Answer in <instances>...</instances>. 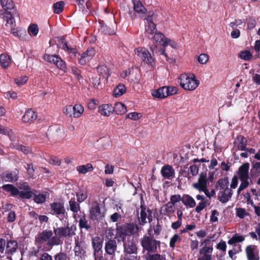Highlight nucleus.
<instances>
[{"instance_id": "1", "label": "nucleus", "mask_w": 260, "mask_h": 260, "mask_svg": "<svg viewBox=\"0 0 260 260\" xmlns=\"http://www.w3.org/2000/svg\"><path fill=\"white\" fill-rule=\"evenodd\" d=\"M77 230L76 226L69 224L67 226L59 227L53 229V232L55 236L51 238L47 244L49 246H53L54 245H59L62 243L61 240V238H70L75 235V232Z\"/></svg>"}, {"instance_id": "2", "label": "nucleus", "mask_w": 260, "mask_h": 260, "mask_svg": "<svg viewBox=\"0 0 260 260\" xmlns=\"http://www.w3.org/2000/svg\"><path fill=\"white\" fill-rule=\"evenodd\" d=\"M229 179L224 177L219 179L216 184V188L219 190L218 199L220 202L225 203L231 198L233 191L229 187Z\"/></svg>"}, {"instance_id": "3", "label": "nucleus", "mask_w": 260, "mask_h": 260, "mask_svg": "<svg viewBox=\"0 0 260 260\" xmlns=\"http://www.w3.org/2000/svg\"><path fill=\"white\" fill-rule=\"evenodd\" d=\"M180 86L186 90H193L199 85V81L193 74H183L179 78Z\"/></svg>"}, {"instance_id": "4", "label": "nucleus", "mask_w": 260, "mask_h": 260, "mask_svg": "<svg viewBox=\"0 0 260 260\" xmlns=\"http://www.w3.org/2000/svg\"><path fill=\"white\" fill-rule=\"evenodd\" d=\"M249 164L245 163L240 166L238 169V178H239L241 183L237 190L238 195H239L241 191L247 188L249 184L248 181L249 178Z\"/></svg>"}, {"instance_id": "5", "label": "nucleus", "mask_w": 260, "mask_h": 260, "mask_svg": "<svg viewBox=\"0 0 260 260\" xmlns=\"http://www.w3.org/2000/svg\"><path fill=\"white\" fill-rule=\"evenodd\" d=\"M122 242L123 243V252L125 254H137L138 246L137 242L134 239V238L129 237L126 240L125 237H123Z\"/></svg>"}, {"instance_id": "6", "label": "nucleus", "mask_w": 260, "mask_h": 260, "mask_svg": "<svg viewBox=\"0 0 260 260\" xmlns=\"http://www.w3.org/2000/svg\"><path fill=\"white\" fill-rule=\"evenodd\" d=\"M160 242L152 237L144 236L141 240V244L144 250L154 252Z\"/></svg>"}, {"instance_id": "7", "label": "nucleus", "mask_w": 260, "mask_h": 260, "mask_svg": "<svg viewBox=\"0 0 260 260\" xmlns=\"http://www.w3.org/2000/svg\"><path fill=\"white\" fill-rule=\"evenodd\" d=\"M135 53L140 57L145 63L153 66L154 59L149 52L145 48L139 47L135 49Z\"/></svg>"}, {"instance_id": "8", "label": "nucleus", "mask_w": 260, "mask_h": 260, "mask_svg": "<svg viewBox=\"0 0 260 260\" xmlns=\"http://www.w3.org/2000/svg\"><path fill=\"white\" fill-rule=\"evenodd\" d=\"M87 245L84 241L76 240L74 247L75 256L77 259L81 260L86 252Z\"/></svg>"}, {"instance_id": "9", "label": "nucleus", "mask_w": 260, "mask_h": 260, "mask_svg": "<svg viewBox=\"0 0 260 260\" xmlns=\"http://www.w3.org/2000/svg\"><path fill=\"white\" fill-rule=\"evenodd\" d=\"M44 59L55 64L58 69L64 71L66 69L65 62L58 56L55 55L45 54Z\"/></svg>"}, {"instance_id": "10", "label": "nucleus", "mask_w": 260, "mask_h": 260, "mask_svg": "<svg viewBox=\"0 0 260 260\" xmlns=\"http://www.w3.org/2000/svg\"><path fill=\"white\" fill-rule=\"evenodd\" d=\"M18 189V196L21 199H29L35 194V192L31 190L30 187L26 183H20Z\"/></svg>"}, {"instance_id": "11", "label": "nucleus", "mask_w": 260, "mask_h": 260, "mask_svg": "<svg viewBox=\"0 0 260 260\" xmlns=\"http://www.w3.org/2000/svg\"><path fill=\"white\" fill-rule=\"evenodd\" d=\"M104 217V213L102 212L97 202L92 204L90 210V217L93 220H100Z\"/></svg>"}, {"instance_id": "12", "label": "nucleus", "mask_w": 260, "mask_h": 260, "mask_svg": "<svg viewBox=\"0 0 260 260\" xmlns=\"http://www.w3.org/2000/svg\"><path fill=\"white\" fill-rule=\"evenodd\" d=\"M192 186L199 191H203L207 187V180L206 175L201 173L198 178V181L192 184Z\"/></svg>"}, {"instance_id": "13", "label": "nucleus", "mask_w": 260, "mask_h": 260, "mask_svg": "<svg viewBox=\"0 0 260 260\" xmlns=\"http://www.w3.org/2000/svg\"><path fill=\"white\" fill-rule=\"evenodd\" d=\"M153 15V12H149L146 18L145 33L147 35H152L156 31V25L152 21Z\"/></svg>"}, {"instance_id": "14", "label": "nucleus", "mask_w": 260, "mask_h": 260, "mask_svg": "<svg viewBox=\"0 0 260 260\" xmlns=\"http://www.w3.org/2000/svg\"><path fill=\"white\" fill-rule=\"evenodd\" d=\"M152 216L151 211L142 206L141 207L140 215H138V219L142 224L150 222L152 220Z\"/></svg>"}, {"instance_id": "15", "label": "nucleus", "mask_w": 260, "mask_h": 260, "mask_svg": "<svg viewBox=\"0 0 260 260\" xmlns=\"http://www.w3.org/2000/svg\"><path fill=\"white\" fill-rule=\"evenodd\" d=\"M117 243L114 240H109L105 243V250L106 253L111 256L113 259L115 256V252L117 249Z\"/></svg>"}, {"instance_id": "16", "label": "nucleus", "mask_w": 260, "mask_h": 260, "mask_svg": "<svg viewBox=\"0 0 260 260\" xmlns=\"http://www.w3.org/2000/svg\"><path fill=\"white\" fill-rule=\"evenodd\" d=\"M95 50L93 48L88 49L85 52L82 53L79 59L80 64L84 65L88 62L95 54Z\"/></svg>"}, {"instance_id": "17", "label": "nucleus", "mask_w": 260, "mask_h": 260, "mask_svg": "<svg viewBox=\"0 0 260 260\" xmlns=\"http://www.w3.org/2000/svg\"><path fill=\"white\" fill-rule=\"evenodd\" d=\"M137 230V228L134 224H127L119 228V233L120 236H131Z\"/></svg>"}, {"instance_id": "18", "label": "nucleus", "mask_w": 260, "mask_h": 260, "mask_svg": "<svg viewBox=\"0 0 260 260\" xmlns=\"http://www.w3.org/2000/svg\"><path fill=\"white\" fill-rule=\"evenodd\" d=\"M1 17L6 22L5 26L7 28H12L15 26V21L11 13L5 11L0 14Z\"/></svg>"}, {"instance_id": "19", "label": "nucleus", "mask_w": 260, "mask_h": 260, "mask_svg": "<svg viewBox=\"0 0 260 260\" xmlns=\"http://www.w3.org/2000/svg\"><path fill=\"white\" fill-rule=\"evenodd\" d=\"M248 260H259L258 250L254 245L248 246L246 249Z\"/></svg>"}, {"instance_id": "20", "label": "nucleus", "mask_w": 260, "mask_h": 260, "mask_svg": "<svg viewBox=\"0 0 260 260\" xmlns=\"http://www.w3.org/2000/svg\"><path fill=\"white\" fill-rule=\"evenodd\" d=\"M161 174L164 177L170 179L174 176L175 171L172 166L167 165L162 167Z\"/></svg>"}, {"instance_id": "21", "label": "nucleus", "mask_w": 260, "mask_h": 260, "mask_svg": "<svg viewBox=\"0 0 260 260\" xmlns=\"http://www.w3.org/2000/svg\"><path fill=\"white\" fill-rule=\"evenodd\" d=\"M134 11L140 14L141 16H144L147 12L146 9L143 6L140 0H133Z\"/></svg>"}, {"instance_id": "22", "label": "nucleus", "mask_w": 260, "mask_h": 260, "mask_svg": "<svg viewBox=\"0 0 260 260\" xmlns=\"http://www.w3.org/2000/svg\"><path fill=\"white\" fill-rule=\"evenodd\" d=\"M37 118V115L31 109L26 110L22 116V120L24 122L31 123Z\"/></svg>"}, {"instance_id": "23", "label": "nucleus", "mask_w": 260, "mask_h": 260, "mask_svg": "<svg viewBox=\"0 0 260 260\" xmlns=\"http://www.w3.org/2000/svg\"><path fill=\"white\" fill-rule=\"evenodd\" d=\"M92 245L94 249L95 260H98V258L95 256V253L99 252L102 248V240L99 237H95L92 239Z\"/></svg>"}, {"instance_id": "24", "label": "nucleus", "mask_w": 260, "mask_h": 260, "mask_svg": "<svg viewBox=\"0 0 260 260\" xmlns=\"http://www.w3.org/2000/svg\"><path fill=\"white\" fill-rule=\"evenodd\" d=\"M208 242L209 241L205 240L202 243L201 245L202 248L199 251V253L201 255H211L213 248L208 244Z\"/></svg>"}, {"instance_id": "25", "label": "nucleus", "mask_w": 260, "mask_h": 260, "mask_svg": "<svg viewBox=\"0 0 260 260\" xmlns=\"http://www.w3.org/2000/svg\"><path fill=\"white\" fill-rule=\"evenodd\" d=\"M114 111L113 107L111 105L103 104L99 108V112L104 116H110Z\"/></svg>"}, {"instance_id": "26", "label": "nucleus", "mask_w": 260, "mask_h": 260, "mask_svg": "<svg viewBox=\"0 0 260 260\" xmlns=\"http://www.w3.org/2000/svg\"><path fill=\"white\" fill-rule=\"evenodd\" d=\"M152 95L153 97L158 99H164L168 96L166 86H164L152 92Z\"/></svg>"}, {"instance_id": "27", "label": "nucleus", "mask_w": 260, "mask_h": 260, "mask_svg": "<svg viewBox=\"0 0 260 260\" xmlns=\"http://www.w3.org/2000/svg\"><path fill=\"white\" fill-rule=\"evenodd\" d=\"M175 205L168 202L166 204L164 205L161 209V211L164 215H169L172 213H174L175 211Z\"/></svg>"}, {"instance_id": "28", "label": "nucleus", "mask_w": 260, "mask_h": 260, "mask_svg": "<svg viewBox=\"0 0 260 260\" xmlns=\"http://www.w3.org/2000/svg\"><path fill=\"white\" fill-rule=\"evenodd\" d=\"M11 63V58L7 54H2L0 55V64L4 69L8 68Z\"/></svg>"}, {"instance_id": "29", "label": "nucleus", "mask_w": 260, "mask_h": 260, "mask_svg": "<svg viewBox=\"0 0 260 260\" xmlns=\"http://www.w3.org/2000/svg\"><path fill=\"white\" fill-rule=\"evenodd\" d=\"M182 202L184 205L189 208H193L196 205L195 200L188 194L182 196Z\"/></svg>"}, {"instance_id": "30", "label": "nucleus", "mask_w": 260, "mask_h": 260, "mask_svg": "<svg viewBox=\"0 0 260 260\" xmlns=\"http://www.w3.org/2000/svg\"><path fill=\"white\" fill-rule=\"evenodd\" d=\"M51 207L54 214L56 215L63 214L65 209L63 206L59 203H53L51 204Z\"/></svg>"}, {"instance_id": "31", "label": "nucleus", "mask_w": 260, "mask_h": 260, "mask_svg": "<svg viewBox=\"0 0 260 260\" xmlns=\"http://www.w3.org/2000/svg\"><path fill=\"white\" fill-rule=\"evenodd\" d=\"M199 167L196 165H191L188 168L187 172L186 173L185 176L188 179L196 176L199 173Z\"/></svg>"}, {"instance_id": "32", "label": "nucleus", "mask_w": 260, "mask_h": 260, "mask_svg": "<svg viewBox=\"0 0 260 260\" xmlns=\"http://www.w3.org/2000/svg\"><path fill=\"white\" fill-rule=\"evenodd\" d=\"M167 37L162 33L158 32L155 33L153 37L154 43L156 45H160L164 47L165 42Z\"/></svg>"}, {"instance_id": "33", "label": "nucleus", "mask_w": 260, "mask_h": 260, "mask_svg": "<svg viewBox=\"0 0 260 260\" xmlns=\"http://www.w3.org/2000/svg\"><path fill=\"white\" fill-rule=\"evenodd\" d=\"M61 47L65 50H66L70 55V57L71 59L75 58L77 54V50L75 48H72L70 47L67 43L65 41H62Z\"/></svg>"}, {"instance_id": "34", "label": "nucleus", "mask_w": 260, "mask_h": 260, "mask_svg": "<svg viewBox=\"0 0 260 260\" xmlns=\"http://www.w3.org/2000/svg\"><path fill=\"white\" fill-rule=\"evenodd\" d=\"M76 170L79 173L85 174L87 172H92L93 168L91 164H87L85 165H81L77 167Z\"/></svg>"}, {"instance_id": "35", "label": "nucleus", "mask_w": 260, "mask_h": 260, "mask_svg": "<svg viewBox=\"0 0 260 260\" xmlns=\"http://www.w3.org/2000/svg\"><path fill=\"white\" fill-rule=\"evenodd\" d=\"M83 107L79 104H76L73 107V117L78 118L80 117L84 112Z\"/></svg>"}, {"instance_id": "36", "label": "nucleus", "mask_w": 260, "mask_h": 260, "mask_svg": "<svg viewBox=\"0 0 260 260\" xmlns=\"http://www.w3.org/2000/svg\"><path fill=\"white\" fill-rule=\"evenodd\" d=\"M114 111L117 114H123L127 112V109L125 105L120 102H117L115 104L113 108Z\"/></svg>"}, {"instance_id": "37", "label": "nucleus", "mask_w": 260, "mask_h": 260, "mask_svg": "<svg viewBox=\"0 0 260 260\" xmlns=\"http://www.w3.org/2000/svg\"><path fill=\"white\" fill-rule=\"evenodd\" d=\"M125 92L126 88L125 86L123 84H119L114 89L113 91V95L115 98H118L123 95L125 93Z\"/></svg>"}, {"instance_id": "38", "label": "nucleus", "mask_w": 260, "mask_h": 260, "mask_svg": "<svg viewBox=\"0 0 260 260\" xmlns=\"http://www.w3.org/2000/svg\"><path fill=\"white\" fill-rule=\"evenodd\" d=\"M2 188L6 191L11 193L13 196H17L19 193L18 188L14 186L11 184H6L2 186Z\"/></svg>"}, {"instance_id": "39", "label": "nucleus", "mask_w": 260, "mask_h": 260, "mask_svg": "<svg viewBox=\"0 0 260 260\" xmlns=\"http://www.w3.org/2000/svg\"><path fill=\"white\" fill-rule=\"evenodd\" d=\"M53 233L51 231H43L39 236V239L42 242L49 241V240L52 238Z\"/></svg>"}, {"instance_id": "40", "label": "nucleus", "mask_w": 260, "mask_h": 260, "mask_svg": "<svg viewBox=\"0 0 260 260\" xmlns=\"http://www.w3.org/2000/svg\"><path fill=\"white\" fill-rule=\"evenodd\" d=\"M17 247V243L15 241H10L7 243L6 251L7 253L13 254Z\"/></svg>"}, {"instance_id": "41", "label": "nucleus", "mask_w": 260, "mask_h": 260, "mask_svg": "<svg viewBox=\"0 0 260 260\" xmlns=\"http://www.w3.org/2000/svg\"><path fill=\"white\" fill-rule=\"evenodd\" d=\"M0 5L2 8L6 11L11 10L14 7V4L12 0H0Z\"/></svg>"}, {"instance_id": "42", "label": "nucleus", "mask_w": 260, "mask_h": 260, "mask_svg": "<svg viewBox=\"0 0 260 260\" xmlns=\"http://www.w3.org/2000/svg\"><path fill=\"white\" fill-rule=\"evenodd\" d=\"M3 177V179L7 182L16 181L18 179L17 174L16 172L5 173Z\"/></svg>"}, {"instance_id": "43", "label": "nucleus", "mask_w": 260, "mask_h": 260, "mask_svg": "<svg viewBox=\"0 0 260 260\" xmlns=\"http://www.w3.org/2000/svg\"><path fill=\"white\" fill-rule=\"evenodd\" d=\"M97 71L104 78H107L110 75L109 69L106 66H100L98 67Z\"/></svg>"}, {"instance_id": "44", "label": "nucleus", "mask_w": 260, "mask_h": 260, "mask_svg": "<svg viewBox=\"0 0 260 260\" xmlns=\"http://www.w3.org/2000/svg\"><path fill=\"white\" fill-rule=\"evenodd\" d=\"M0 134L8 135L11 140H14V137L11 129L0 125Z\"/></svg>"}, {"instance_id": "45", "label": "nucleus", "mask_w": 260, "mask_h": 260, "mask_svg": "<svg viewBox=\"0 0 260 260\" xmlns=\"http://www.w3.org/2000/svg\"><path fill=\"white\" fill-rule=\"evenodd\" d=\"M77 201L81 203L87 198V191L85 190H80L76 193Z\"/></svg>"}, {"instance_id": "46", "label": "nucleus", "mask_w": 260, "mask_h": 260, "mask_svg": "<svg viewBox=\"0 0 260 260\" xmlns=\"http://www.w3.org/2000/svg\"><path fill=\"white\" fill-rule=\"evenodd\" d=\"M28 33L33 36H36L39 32V27L36 24H30L27 29Z\"/></svg>"}, {"instance_id": "47", "label": "nucleus", "mask_w": 260, "mask_h": 260, "mask_svg": "<svg viewBox=\"0 0 260 260\" xmlns=\"http://www.w3.org/2000/svg\"><path fill=\"white\" fill-rule=\"evenodd\" d=\"M237 140L239 142L238 144V148L240 150H243L245 149L247 140L246 139L242 136H239L237 137Z\"/></svg>"}, {"instance_id": "48", "label": "nucleus", "mask_w": 260, "mask_h": 260, "mask_svg": "<svg viewBox=\"0 0 260 260\" xmlns=\"http://www.w3.org/2000/svg\"><path fill=\"white\" fill-rule=\"evenodd\" d=\"M64 3L62 1L58 2L53 5L54 12L55 13L59 14L63 10Z\"/></svg>"}, {"instance_id": "49", "label": "nucleus", "mask_w": 260, "mask_h": 260, "mask_svg": "<svg viewBox=\"0 0 260 260\" xmlns=\"http://www.w3.org/2000/svg\"><path fill=\"white\" fill-rule=\"evenodd\" d=\"M76 1L79 9H81L82 12L86 11L85 7L88 9L89 4L87 2V0H76Z\"/></svg>"}, {"instance_id": "50", "label": "nucleus", "mask_w": 260, "mask_h": 260, "mask_svg": "<svg viewBox=\"0 0 260 260\" xmlns=\"http://www.w3.org/2000/svg\"><path fill=\"white\" fill-rule=\"evenodd\" d=\"M236 215L240 218H244L248 215L244 208H237L236 209Z\"/></svg>"}, {"instance_id": "51", "label": "nucleus", "mask_w": 260, "mask_h": 260, "mask_svg": "<svg viewBox=\"0 0 260 260\" xmlns=\"http://www.w3.org/2000/svg\"><path fill=\"white\" fill-rule=\"evenodd\" d=\"M197 59L200 63L205 64L208 61L209 56L207 54L202 53L197 57Z\"/></svg>"}, {"instance_id": "52", "label": "nucleus", "mask_w": 260, "mask_h": 260, "mask_svg": "<svg viewBox=\"0 0 260 260\" xmlns=\"http://www.w3.org/2000/svg\"><path fill=\"white\" fill-rule=\"evenodd\" d=\"M79 222L80 228H84L87 230L90 228V225L87 223V221L84 215H83V216L81 217Z\"/></svg>"}, {"instance_id": "53", "label": "nucleus", "mask_w": 260, "mask_h": 260, "mask_svg": "<svg viewBox=\"0 0 260 260\" xmlns=\"http://www.w3.org/2000/svg\"><path fill=\"white\" fill-rule=\"evenodd\" d=\"M102 31L106 34L108 35H113L115 34V28L114 27H109L106 25H102Z\"/></svg>"}, {"instance_id": "54", "label": "nucleus", "mask_w": 260, "mask_h": 260, "mask_svg": "<svg viewBox=\"0 0 260 260\" xmlns=\"http://www.w3.org/2000/svg\"><path fill=\"white\" fill-rule=\"evenodd\" d=\"M34 201L38 204L43 203L46 200V197L43 194H34Z\"/></svg>"}, {"instance_id": "55", "label": "nucleus", "mask_w": 260, "mask_h": 260, "mask_svg": "<svg viewBox=\"0 0 260 260\" xmlns=\"http://www.w3.org/2000/svg\"><path fill=\"white\" fill-rule=\"evenodd\" d=\"M142 117V114L137 112H131L126 115V118L133 120L139 119Z\"/></svg>"}, {"instance_id": "56", "label": "nucleus", "mask_w": 260, "mask_h": 260, "mask_svg": "<svg viewBox=\"0 0 260 260\" xmlns=\"http://www.w3.org/2000/svg\"><path fill=\"white\" fill-rule=\"evenodd\" d=\"M70 209L74 212H77L80 209L79 205L75 201L71 200L69 202Z\"/></svg>"}, {"instance_id": "57", "label": "nucleus", "mask_w": 260, "mask_h": 260, "mask_svg": "<svg viewBox=\"0 0 260 260\" xmlns=\"http://www.w3.org/2000/svg\"><path fill=\"white\" fill-rule=\"evenodd\" d=\"M168 45H170L171 47L174 49L178 48L177 44L174 40L167 38L165 42V45L164 47H166Z\"/></svg>"}, {"instance_id": "58", "label": "nucleus", "mask_w": 260, "mask_h": 260, "mask_svg": "<svg viewBox=\"0 0 260 260\" xmlns=\"http://www.w3.org/2000/svg\"><path fill=\"white\" fill-rule=\"evenodd\" d=\"M73 107L71 105L66 106L63 108V112L67 116L72 117L73 116Z\"/></svg>"}, {"instance_id": "59", "label": "nucleus", "mask_w": 260, "mask_h": 260, "mask_svg": "<svg viewBox=\"0 0 260 260\" xmlns=\"http://www.w3.org/2000/svg\"><path fill=\"white\" fill-rule=\"evenodd\" d=\"M182 197H181L179 194H175L171 196L170 197V202L171 203L175 205L176 203L181 201H182Z\"/></svg>"}, {"instance_id": "60", "label": "nucleus", "mask_w": 260, "mask_h": 260, "mask_svg": "<svg viewBox=\"0 0 260 260\" xmlns=\"http://www.w3.org/2000/svg\"><path fill=\"white\" fill-rule=\"evenodd\" d=\"M120 260H140V256L137 255H128L124 254L123 256H121Z\"/></svg>"}, {"instance_id": "61", "label": "nucleus", "mask_w": 260, "mask_h": 260, "mask_svg": "<svg viewBox=\"0 0 260 260\" xmlns=\"http://www.w3.org/2000/svg\"><path fill=\"white\" fill-rule=\"evenodd\" d=\"M208 204L207 201H203L199 203L198 205L196 207V211L198 213H200L206 207L208 206Z\"/></svg>"}, {"instance_id": "62", "label": "nucleus", "mask_w": 260, "mask_h": 260, "mask_svg": "<svg viewBox=\"0 0 260 260\" xmlns=\"http://www.w3.org/2000/svg\"><path fill=\"white\" fill-rule=\"evenodd\" d=\"M219 216V212L216 210L211 211V215L210 216V221L212 222H217Z\"/></svg>"}, {"instance_id": "63", "label": "nucleus", "mask_w": 260, "mask_h": 260, "mask_svg": "<svg viewBox=\"0 0 260 260\" xmlns=\"http://www.w3.org/2000/svg\"><path fill=\"white\" fill-rule=\"evenodd\" d=\"M241 58L244 60H249L251 57L252 55L248 51H245L241 52L239 55Z\"/></svg>"}, {"instance_id": "64", "label": "nucleus", "mask_w": 260, "mask_h": 260, "mask_svg": "<svg viewBox=\"0 0 260 260\" xmlns=\"http://www.w3.org/2000/svg\"><path fill=\"white\" fill-rule=\"evenodd\" d=\"M27 81V77L26 76L21 77L20 78L15 79V83L19 86L24 84Z\"/></svg>"}]
</instances>
